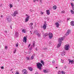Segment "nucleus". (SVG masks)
Wrapping results in <instances>:
<instances>
[{
	"instance_id": "f257e3e1",
	"label": "nucleus",
	"mask_w": 74,
	"mask_h": 74,
	"mask_svg": "<svg viewBox=\"0 0 74 74\" xmlns=\"http://www.w3.org/2000/svg\"><path fill=\"white\" fill-rule=\"evenodd\" d=\"M63 40H64V39L63 38H60L58 39V42H59L57 47V48H59V47L61 46V44H62V41H63Z\"/></svg>"
},
{
	"instance_id": "f03ea898",
	"label": "nucleus",
	"mask_w": 74,
	"mask_h": 74,
	"mask_svg": "<svg viewBox=\"0 0 74 74\" xmlns=\"http://www.w3.org/2000/svg\"><path fill=\"white\" fill-rule=\"evenodd\" d=\"M36 66L38 69L40 70H42L41 67L42 66V64L41 63L38 62L36 64Z\"/></svg>"
},
{
	"instance_id": "7ed1b4c3",
	"label": "nucleus",
	"mask_w": 74,
	"mask_h": 74,
	"mask_svg": "<svg viewBox=\"0 0 74 74\" xmlns=\"http://www.w3.org/2000/svg\"><path fill=\"white\" fill-rule=\"evenodd\" d=\"M70 47L69 45L67 44L65 45L64 48L66 51H69V48H70Z\"/></svg>"
},
{
	"instance_id": "20e7f679",
	"label": "nucleus",
	"mask_w": 74,
	"mask_h": 74,
	"mask_svg": "<svg viewBox=\"0 0 74 74\" xmlns=\"http://www.w3.org/2000/svg\"><path fill=\"white\" fill-rule=\"evenodd\" d=\"M68 60L69 61V64H70V63H71V64H74V60H71L70 59H69Z\"/></svg>"
},
{
	"instance_id": "39448f33",
	"label": "nucleus",
	"mask_w": 74,
	"mask_h": 74,
	"mask_svg": "<svg viewBox=\"0 0 74 74\" xmlns=\"http://www.w3.org/2000/svg\"><path fill=\"white\" fill-rule=\"evenodd\" d=\"M47 23L46 22H45V23L44 24L43 27L44 29H45L47 27Z\"/></svg>"
},
{
	"instance_id": "423d86ee",
	"label": "nucleus",
	"mask_w": 74,
	"mask_h": 74,
	"mask_svg": "<svg viewBox=\"0 0 74 74\" xmlns=\"http://www.w3.org/2000/svg\"><path fill=\"white\" fill-rule=\"evenodd\" d=\"M18 14V11H16L14 12L13 14H12V16L14 15V16H15L16 15V14Z\"/></svg>"
},
{
	"instance_id": "0eeeda50",
	"label": "nucleus",
	"mask_w": 74,
	"mask_h": 74,
	"mask_svg": "<svg viewBox=\"0 0 74 74\" xmlns=\"http://www.w3.org/2000/svg\"><path fill=\"white\" fill-rule=\"evenodd\" d=\"M29 17H30V16H28L27 17L25 18V22H28V21H29Z\"/></svg>"
},
{
	"instance_id": "6e6552de",
	"label": "nucleus",
	"mask_w": 74,
	"mask_h": 74,
	"mask_svg": "<svg viewBox=\"0 0 74 74\" xmlns=\"http://www.w3.org/2000/svg\"><path fill=\"white\" fill-rule=\"evenodd\" d=\"M49 37L50 39H51V38L53 37V34H52V33H49Z\"/></svg>"
},
{
	"instance_id": "1a4fd4ad",
	"label": "nucleus",
	"mask_w": 74,
	"mask_h": 74,
	"mask_svg": "<svg viewBox=\"0 0 74 74\" xmlns=\"http://www.w3.org/2000/svg\"><path fill=\"white\" fill-rule=\"evenodd\" d=\"M23 41L24 42H25V43H26V42L27 41V38H26V37H24Z\"/></svg>"
},
{
	"instance_id": "9d476101",
	"label": "nucleus",
	"mask_w": 74,
	"mask_h": 74,
	"mask_svg": "<svg viewBox=\"0 0 74 74\" xmlns=\"http://www.w3.org/2000/svg\"><path fill=\"white\" fill-rule=\"evenodd\" d=\"M71 32V31L70 29H69L67 31V32L66 33V36H68L69 35L70 33Z\"/></svg>"
},
{
	"instance_id": "9b49d317",
	"label": "nucleus",
	"mask_w": 74,
	"mask_h": 74,
	"mask_svg": "<svg viewBox=\"0 0 74 74\" xmlns=\"http://www.w3.org/2000/svg\"><path fill=\"white\" fill-rule=\"evenodd\" d=\"M11 17H8L7 18V19L8 20V21L9 22H10L11 21Z\"/></svg>"
},
{
	"instance_id": "f8f14e48",
	"label": "nucleus",
	"mask_w": 74,
	"mask_h": 74,
	"mask_svg": "<svg viewBox=\"0 0 74 74\" xmlns=\"http://www.w3.org/2000/svg\"><path fill=\"white\" fill-rule=\"evenodd\" d=\"M46 13L48 15H49V14H50V12L49 11V10H46Z\"/></svg>"
},
{
	"instance_id": "ddd939ff",
	"label": "nucleus",
	"mask_w": 74,
	"mask_h": 74,
	"mask_svg": "<svg viewBox=\"0 0 74 74\" xmlns=\"http://www.w3.org/2000/svg\"><path fill=\"white\" fill-rule=\"evenodd\" d=\"M28 70L30 71H33V68L31 67H28Z\"/></svg>"
},
{
	"instance_id": "4468645a",
	"label": "nucleus",
	"mask_w": 74,
	"mask_h": 74,
	"mask_svg": "<svg viewBox=\"0 0 74 74\" xmlns=\"http://www.w3.org/2000/svg\"><path fill=\"white\" fill-rule=\"evenodd\" d=\"M71 25V26H74V21H71L70 23Z\"/></svg>"
},
{
	"instance_id": "2eb2a0df",
	"label": "nucleus",
	"mask_w": 74,
	"mask_h": 74,
	"mask_svg": "<svg viewBox=\"0 0 74 74\" xmlns=\"http://www.w3.org/2000/svg\"><path fill=\"white\" fill-rule=\"evenodd\" d=\"M65 54H66V53L64 51H62L61 53L62 56H64L65 55Z\"/></svg>"
},
{
	"instance_id": "dca6fc26",
	"label": "nucleus",
	"mask_w": 74,
	"mask_h": 74,
	"mask_svg": "<svg viewBox=\"0 0 74 74\" xmlns=\"http://www.w3.org/2000/svg\"><path fill=\"white\" fill-rule=\"evenodd\" d=\"M19 36V34H18V32H16V33H15V37H18Z\"/></svg>"
},
{
	"instance_id": "f3484780",
	"label": "nucleus",
	"mask_w": 74,
	"mask_h": 74,
	"mask_svg": "<svg viewBox=\"0 0 74 74\" xmlns=\"http://www.w3.org/2000/svg\"><path fill=\"white\" fill-rule=\"evenodd\" d=\"M48 35V34L47 33H46L44 34L43 35V37L44 38H45V37H47V36Z\"/></svg>"
},
{
	"instance_id": "a211bd4d",
	"label": "nucleus",
	"mask_w": 74,
	"mask_h": 74,
	"mask_svg": "<svg viewBox=\"0 0 74 74\" xmlns=\"http://www.w3.org/2000/svg\"><path fill=\"white\" fill-rule=\"evenodd\" d=\"M56 25L57 27H58L59 26V24L58 23H56Z\"/></svg>"
},
{
	"instance_id": "6ab92c4d",
	"label": "nucleus",
	"mask_w": 74,
	"mask_h": 74,
	"mask_svg": "<svg viewBox=\"0 0 74 74\" xmlns=\"http://www.w3.org/2000/svg\"><path fill=\"white\" fill-rule=\"evenodd\" d=\"M40 63H42V64L43 65H44V61L42 60H41L40 61Z\"/></svg>"
},
{
	"instance_id": "aec40b11",
	"label": "nucleus",
	"mask_w": 74,
	"mask_h": 74,
	"mask_svg": "<svg viewBox=\"0 0 74 74\" xmlns=\"http://www.w3.org/2000/svg\"><path fill=\"white\" fill-rule=\"evenodd\" d=\"M53 8L54 9V10H56V8H57V7L56 6H53Z\"/></svg>"
},
{
	"instance_id": "412c9836",
	"label": "nucleus",
	"mask_w": 74,
	"mask_h": 74,
	"mask_svg": "<svg viewBox=\"0 0 74 74\" xmlns=\"http://www.w3.org/2000/svg\"><path fill=\"white\" fill-rule=\"evenodd\" d=\"M71 13L72 14H74V11L73 10H71Z\"/></svg>"
},
{
	"instance_id": "4be33fe9",
	"label": "nucleus",
	"mask_w": 74,
	"mask_h": 74,
	"mask_svg": "<svg viewBox=\"0 0 74 74\" xmlns=\"http://www.w3.org/2000/svg\"><path fill=\"white\" fill-rule=\"evenodd\" d=\"M34 56H32L31 57V60H33V59H34Z\"/></svg>"
},
{
	"instance_id": "5701e85b",
	"label": "nucleus",
	"mask_w": 74,
	"mask_h": 74,
	"mask_svg": "<svg viewBox=\"0 0 74 74\" xmlns=\"http://www.w3.org/2000/svg\"><path fill=\"white\" fill-rule=\"evenodd\" d=\"M43 72L45 73H48V71L45 70L43 71Z\"/></svg>"
},
{
	"instance_id": "b1692460",
	"label": "nucleus",
	"mask_w": 74,
	"mask_h": 74,
	"mask_svg": "<svg viewBox=\"0 0 74 74\" xmlns=\"http://www.w3.org/2000/svg\"><path fill=\"white\" fill-rule=\"evenodd\" d=\"M48 49V48H46V47H44L43 48V50H45V51H46V50H47V49Z\"/></svg>"
},
{
	"instance_id": "393cba45",
	"label": "nucleus",
	"mask_w": 74,
	"mask_h": 74,
	"mask_svg": "<svg viewBox=\"0 0 74 74\" xmlns=\"http://www.w3.org/2000/svg\"><path fill=\"white\" fill-rule=\"evenodd\" d=\"M37 35L38 37H40V34H38V33L37 34H36Z\"/></svg>"
},
{
	"instance_id": "a878e982",
	"label": "nucleus",
	"mask_w": 74,
	"mask_h": 74,
	"mask_svg": "<svg viewBox=\"0 0 74 74\" xmlns=\"http://www.w3.org/2000/svg\"><path fill=\"white\" fill-rule=\"evenodd\" d=\"M26 70L25 69H23L22 70V72H23V73H24V72Z\"/></svg>"
},
{
	"instance_id": "bb28decb",
	"label": "nucleus",
	"mask_w": 74,
	"mask_h": 74,
	"mask_svg": "<svg viewBox=\"0 0 74 74\" xmlns=\"http://www.w3.org/2000/svg\"><path fill=\"white\" fill-rule=\"evenodd\" d=\"M35 45V41H34L33 43V47H34V45Z\"/></svg>"
},
{
	"instance_id": "cd10ccee",
	"label": "nucleus",
	"mask_w": 74,
	"mask_h": 74,
	"mask_svg": "<svg viewBox=\"0 0 74 74\" xmlns=\"http://www.w3.org/2000/svg\"><path fill=\"white\" fill-rule=\"evenodd\" d=\"M61 74H65V72H64L63 71H61Z\"/></svg>"
},
{
	"instance_id": "c85d7f7f",
	"label": "nucleus",
	"mask_w": 74,
	"mask_h": 74,
	"mask_svg": "<svg viewBox=\"0 0 74 74\" xmlns=\"http://www.w3.org/2000/svg\"><path fill=\"white\" fill-rule=\"evenodd\" d=\"M29 58H30V57H26V58L27 60H29V59H30Z\"/></svg>"
},
{
	"instance_id": "c756f323",
	"label": "nucleus",
	"mask_w": 74,
	"mask_h": 74,
	"mask_svg": "<svg viewBox=\"0 0 74 74\" xmlns=\"http://www.w3.org/2000/svg\"><path fill=\"white\" fill-rule=\"evenodd\" d=\"M24 73V74H27V70H25V71L24 72V73Z\"/></svg>"
},
{
	"instance_id": "7c9ffc66",
	"label": "nucleus",
	"mask_w": 74,
	"mask_h": 74,
	"mask_svg": "<svg viewBox=\"0 0 74 74\" xmlns=\"http://www.w3.org/2000/svg\"><path fill=\"white\" fill-rule=\"evenodd\" d=\"M22 32L23 33H26V32L25 31V29H23Z\"/></svg>"
},
{
	"instance_id": "2f4dec72",
	"label": "nucleus",
	"mask_w": 74,
	"mask_h": 74,
	"mask_svg": "<svg viewBox=\"0 0 74 74\" xmlns=\"http://www.w3.org/2000/svg\"><path fill=\"white\" fill-rule=\"evenodd\" d=\"M61 71H58V74H61Z\"/></svg>"
},
{
	"instance_id": "473e14b6",
	"label": "nucleus",
	"mask_w": 74,
	"mask_h": 74,
	"mask_svg": "<svg viewBox=\"0 0 74 74\" xmlns=\"http://www.w3.org/2000/svg\"><path fill=\"white\" fill-rule=\"evenodd\" d=\"M5 49H6V50H7V48H8V47H7V46H5Z\"/></svg>"
},
{
	"instance_id": "72a5a7b5",
	"label": "nucleus",
	"mask_w": 74,
	"mask_h": 74,
	"mask_svg": "<svg viewBox=\"0 0 74 74\" xmlns=\"http://www.w3.org/2000/svg\"><path fill=\"white\" fill-rule=\"evenodd\" d=\"M16 47H18V43L16 44Z\"/></svg>"
},
{
	"instance_id": "f704fd0d",
	"label": "nucleus",
	"mask_w": 74,
	"mask_h": 74,
	"mask_svg": "<svg viewBox=\"0 0 74 74\" xmlns=\"http://www.w3.org/2000/svg\"><path fill=\"white\" fill-rule=\"evenodd\" d=\"M52 63H55V61L54 60H53L52 61Z\"/></svg>"
},
{
	"instance_id": "c9c22d12",
	"label": "nucleus",
	"mask_w": 74,
	"mask_h": 74,
	"mask_svg": "<svg viewBox=\"0 0 74 74\" xmlns=\"http://www.w3.org/2000/svg\"><path fill=\"white\" fill-rule=\"evenodd\" d=\"M16 50L15 49L14 52V53H16Z\"/></svg>"
},
{
	"instance_id": "e433bc0d",
	"label": "nucleus",
	"mask_w": 74,
	"mask_h": 74,
	"mask_svg": "<svg viewBox=\"0 0 74 74\" xmlns=\"http://www.w3.org/2000/svg\"><path fill=\"white\" fill-rule=\"evenodd\" d=\"M33 45H32L31 47H30V48H29V50H32V47Z\"/></svg>"
},
{
	"instance_id": "4c0bfd02",
	"label": "nucleus",
	"mask_w": 74,
	"mask_h": 74,
	"mask_svg": "<svg viewBox=\"0 0 74 74\" xmlns=\"http://www.w3.org/2000/svg\"><path fill=\"white\" fill-rule=\"evenodd\" d=\"M10 7H11V8L12 7H13L12 5L11 4H10Z\"/></svg>"
},
{
	"instance_id": "58836bf2",
	"label": "nucleus",
	"mask_w": 74,
	"mask_h": 74,
	"mask_svg": "<svg viewBox=\"0 0 74 74\" xmlns=\"http://www.w3.org/2000/svg\"><path fill=\"white\" fill-rule=\"evenodd\" d=\"M65 13V11H63L62 12V14H64Z\"/></svg>"
},
{
	"instance_id": "ea45409f",
	"label": "nucleus",
	"mask_w": 74,
	"mask_h": 74,
	"mask_svg": "<svg viewBox=\"0 0 74 74\" xmlns=\"http://www.w3.org/2000/svg\"><path fill=\"white\" fill-rule=\"evenodd\" d=\"M40 14H42H42H44V13H43V12L41 11L40 12Z\"/></svg>"
},
{
	"instance_id": "a19ab883",
	"label": "nucleus",
	"mask_w": 74,
	"mask_h": 74,
	"mask_svg": "<svg viewBox=\"0 0 74 74\" xmlns=\"http://www.w3.org/2000/svg\"><path fill=\"white\" fill-rule=\"evenodd\" d=\"M72 10H74V6H72Z\"/></svg>"
},
{
	"instance_id": "79ce46f5",
	"label": "nucleus",
	"mask_w": 74,
	"mask_h": 74,
	"mask_svg": "<svg viewBox=\"0 0 74 74\" xmlns=\"http://www.w3.org/2000/svg\"><path fill=\"white\" fill-rule=\"evenodd\" d=\"M15 74H20L19 73V72H16Z\"/></svg>"
},
{
	"instance_id": "37998d69",
	"label": "nucleus",
	"mask_w": 74,
	"mask_h": 74,
	"mask_svg": "<svg viewBox=\"0 0 74 74\" xmlns=\"http://www.w3.org/2000/svg\"><path fill=\"white\" fill-rule=\"evenodd\" d=\"M71 5L72 7H73V6H74V5H73V3H71Z\"/></svg>"
},
{
	"instance_id": "c03bdc74",
	"label": "nucleus",
	"mask_w": 74,
	"mask_h": 74,
	"mask_svg": "<svg viewBox=\"0 0 74 74\" xmlns=\"http://www.w3.org/2000/svg\"><path fill=\"white\" fill-rule=\"evenodd\" d=\"M36 1H38V0H34V3H35V2H36Z\"/></svg>"
},
{
	"instance_id": "a18cd8bd",
	"label": "nucleus",
	"mask_w": 74,
	"mask_h": 74,
	"mask_svg": "<svg viewBox=\"0 0 74 74\" xmlns=\"http://www.w3.org/2000/svg\"><path fill=\"white\" fill-rule=\"evenodd\" d=\"M1 69H4V66H1Z\"/></svg>"
},
{
	"instance_id": "49530a36",
	"label": "nucleus",
	"mask_w": 74,
	"mask_h": 74,
	"mask_svg": "<svg viewBox=\"0 0 74 74\" xmlns=\"http://www.w3.org/2000/svg\"><path fill=\"white\" fill-rule=\"evenodd\" d=\"M30 24L31 25V26H32L33 25V23H30Z\"/></svg>"
},
{
	"instance_id": "de8ad7c7",
	"label": "nucleus",
	"mask_w": 74,
	"mask_h": 74,
	"mask_svg": "<svg viewBox=\"0 0 74 74\" xmlns=\"http://www.w3.org/2000/svg\"><path fill=\"white\" fill-rule=\"evenodd\" d=\"M70 18H68L67 19V20L68 21L70 20Z\"/></svg>"
},
{
	"instance_id": "09e8293b",
	"label": "nucleus",
	"mask_w": 74,
	"mask_h": 74,
	"mask_svg": "<svg viewBox=\"0 0 74 74\" xmlns=\"http://www.w3.org/2000/svg\"><path fill=\"white\" fill-rule=\"evenodd\" d=\"M67 68V67L66 66H64V69H66Z\"/></svg>"
},
{
	"instance_id": "8fccbe9b",
	"label": "nucleus",
	"mask_w": 74,
	"mask_h": 74,
	"mask_svg": "<svg viewBox=\"0 0 74 74\" xmlns=\"http://www.w3.org/2000/svg\"><path fill=\"white\" fill-rule=\"evenodd\" d=\"M39 1H40V3H41V2H42V0H39Z\"/></svg>"
},
{
	"instance_id": "3c124183",
	"label": "nucleus",
	"mask_w": 74,
	"mask_h": 74,
	"mask_svg": "<svg viewBox=\"0 0 74 74\" xmlns=\"http://www.w3.org/2000/svg\"><path fill=\"white\" fill-rule=\"evenodd\" d=\"M5 33H7V31H5Z\"/></svg>"
},
{
	"instance_id": "603ef678",
	"label": "nucleus",
	"mask_w": 74,
	"mask_h": 74,
	"mask_svg": "<svg viewBox=\"0 0 74 74\" xmlns=\"http://www.w3.org/2000/svg\"><path fill=\"white\" fill-rule=\"evenodd\" d=\"M30 46V44H29L28 46V47L29 48V47Z\"/></svg>"
},
{
	"instance_id": "864d4df0",
	"label": "nucleus",
	"mask_w": 74,
	"mask_h": 74,
	"mask_svg": "<svg viewBox=\"0 0 74 74\" xmlns=\"http://www.w3.org/2000/svg\"><path fill=\"white\" fill-rule=\"evenodd\" d=\"M35 49H36V51H37V48H36Z\"/></svg>"
},
{
	"instance_id": "5fc2aeb1",
	"label": "nucleus",
	"mask_w": 74,
	"mask_h": 74,
	"mask_svg": "<svg viewBox=\"0 0 74 74\" xmlns=\"http://www.w3.org/2000/svg\"><path fill=\"white\" fill-rule=\"evenodd\" d=\"M35 74H38V73L36 72V73H35Z\"/></svg>"
},
{
	"instance_id": "6e6d98bb",
	"label": "nucleus",
	"mask_w": 74,
	"mask_h": 74,
	"mask_svg": "<svg viewBox=\"0 0 74 74\" xmlns=\"http://www.w3.org/2000/svg\"><path fill=\"white\" fill-rule=\"evenodd\" d=\"M10 28L11 29H12V27L11 26H10Z\"/></svg>"
},
{
	"instance_id": "4d7b16f0",
	"label": "nucleus",
	"mask_w": 74,
	"mask_h": 74,
	"mask_svg": "<svg viewBox=\"0 0 74 74\" xmlns=\"http://www.w3.org/2000/svg\"><path fill=\"white\" fill-rule=\"evenodd\" d=\"M13 69H11V70H10V71H12V70Z\"/></svg>"
},
{
	"instance_id": "13d9d810",
	"label": "nucleus",
	"mask_w": 74,
	"mask_h": 74,
	"mask_svg": "<svg viewBox=\"0 0 74 74\" xmlns=\"http://www.w3.org/2000/svg\"><path fill=\"white\" fill-rule=\"evenodd\" d=\"M1 18L3 17V16H2V15H1Z\"/></svg>"
},
{
	"instance_id": "bf43d9fd",
	"label": "nucleus",
	"mask_w": 74,
	"mask_h": 74,
	"mask_svg": "<svg viewBox=\"0 0 74 74\" xmlns=\"http://www.w3.org/2000/svg\"><path fill=\"white\" fill-rule=\"evenodd\" d=\"M56 69H58V67H56Z\"/></svg>"
},
{
	"instance_id": "052dcab7",
	"label": "nucleus",
	"mask_w": 74,
	"mask_h": 74,
	"mask_svg": "<svg viewBox=\"0 0 74 74\" xmlns=\"http://www.w3.org/2000/svg\"><path fill=\"white\" fill-rule=\"evenodd\" d=\"M26 16H28V15H27V14H26Z\"/></svg>"
},
{
	"instance_id": "680f3d73",
	"label": "nucleus",
	"mask_w": 74,
	"mask_h": 74,
	"mask_svg": "<svg viewBox=\"0 0 74 74\" xmlns=\"http://www.w3.org/2000/svg\"><path fill=\"white\" fill-rule=\"evenodd\" d=\"M32 10L30 9V10H29L30 11H32Z\"/></svg>"
},
{
	"instance_id": "e2e57ef3",
	"label": "nucleus",
	"mask_w": 74,
	"mask_h": 74,
	"mask_svg": "<svg viewBox=\"0 0 74 74\" xmlns=\"http://www.w3.org/2000/svg\"><path fill=\"white\" fill-rule=\"evenodd\" d=\"M64 63V62H62V63Z\"/></svg>"
},
{
	"instance_id": "0e129e2a",
	"label": "nucleus",
	"mask_w": 74,
	"mask_h": 74,
	"mask_svg": "<svg viewBox=\"0 0 74 74\" xmlns=\"http://www.w3.org/2000/svg\"><path fill=\"white\" fill-rule=\"evenodd\" d=\"M32 32V31H30V33Z\"/></svg>"
},
{
	"instance_id": "69168bd1",
	"label": "nucleus",
	"mask_w": 74,
	"mask_h": 74,
	"mask_svg": "<svg viewBox=\"0 0 74 74\" xmlns=\"http://www.w3.org/2000/svg\"><path fill=\"white\" fill-rule=\"evenodd\" d=\"M12 73H14V72H12Z\"/></svg>"
},
{
	"instance_id": "338daca9",
	"label": "nucleus",
	"mask_w": 74,
	"mask_h": 74,
	"mask_svg": "<svg viewBox=\"0 0 74 74\" xmlns=\"http://www.w3.org/2000/svg\"><path fill=\"white\" fill-rule=\"evenodd\" d=\"M72 1H74V0H72Z\"/></svg>"
},
{
	"instance_id": "774afa93",
	"label": "nucleus",
	"mask_w": 74,
	"mask_h": 74,
	"mask_svg": "<svg viewBox=\"0 0 74 74\" xmlns=\"http://www.w3.org/2000/svg\"><path fill=\"white\" fill-rule=\"evenodd\" d=\"M61 60H62V59H61Z\"/></svg>"
}]
</instances>
